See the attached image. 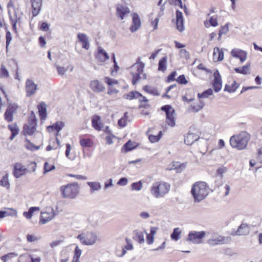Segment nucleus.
I'll return each mask as SVG.
<instances>
[{
    "instance_id": "obj_15",
    "label": "nucleus",
    "mask_w": 262,
    "mask_h": 262,
    "mask_svg": "<svg viewBox=\"0 0 262 262\" xmlns=\"http://www.w3.org/2000/svg\"><path fill=\"white\" fill-rule=\"evenodd\" d=\"M231 54L233 57L239 58L242 62L246 60L247 52L245 51L238 49H234L231 51Z\"/></svg>"
},
{
    "instance_id": "obj_49",
    "label": "nucleus",
    "mask_w": 262,
    "mask_h": 262,
    "mask_svg": "<svg viewBox=\"0 0 262 262\" xmlns=\"http://www.w3.org/2000/svg\"><path fill=\"white\" fill-rule=\"evenodd\" d=\"M9 72L6 68L5 66L4 65H1V68L0 70V77H9Z\"/></svg>"
},
{
    "instance_id": "obj_21",
    "label": "nucleus",
    "mask_w": 262,
    "mask_h": 262,
    "mask_svg": "<svg viewBox=\"0 0 262 262\" xmlns=\"http://www.w3.org/2000/svg\"><path fill=\"white\" fill-rule=\"evenodd\" d=\"M227 238L224 236H219L215 238L209 239L208 240L207 243L211 246H214L219 244H223L226 243Z\"/></svg>"
},
{
    "instance_id": "obj_14",
    "label": "nucleus",
    "mask_w": 262,
    "mask_h": 262,
    "mask_svg": "<svg viewBox=\"0 0 262 262\" xmlns=\"http://www.w3.org/2000/svg\"><path fill=\"white\" fill-rule=\"evenodd\" d=\"M90 86L94 92L97 93L102 92L105 90L103 83H101L98 80L92 81L90 84Z\"/></svg>"
},
{
    "instance_id": "obj_51",
    "label": "nucleus",
    "mask_w": 262,
    "mask_h": 262,
    "mask_svg": "<svg viewBox=\"0 0 262 262\" xmlns=\"http://www.w3.org/2000/svg\"><path fill=\"white\" fill-rule=\"evenodd\" d=\"M81 254V250L79 248L78 246L76 247L74 250V255L73 259L75 260H78Z\"/></svg>"
},
{
    "instance_id": "obj_45",
    "label": "nucleus",
    "mask_w": 262,
    "mask_h": 262,
    "mask_svg": "<svg viewBox=\"0 0 262 262\" xmlns=\"http://www.w3.org/2000/svg\"><path fill=\"white\" fill-rule=\"evenodd\" d=\"M18 254L15 252H11L2 256L1 259L4 262H7L13 257H16Z\"/></svg>"
},
{
    "instance_id": "obj_37",
    "label": "nucleus",
    "mask_w": 262,
    "mask_h": 262,
    "mask_svg": "<svg viewBox=\"0 0 262 262\" xmlns=\"http://www.w3.org/2000/svg\"><path fill=\"white\" fill-rule=\"evenodd\" d=\"M39 208L37 207H32L29 209L28 211L24 212L23 215L28 219H30L32 217L33 213L35 210H39Z\"/></svg>"
},
{
    "instance_id": "obj_17",
    "label": "nucleus",
    "mask_w": 262,
    "mask_h": 262,
    "mask_svg": "<svg viewBox=\"0 0 262 262\" xmlns=\"http://www.w3.org/2000/svg\"><path fill=\"white\" fill-rule=\"evenodd\" d=\"M116 11L117 15L121 19L124 18V16L126 14L130 12L129 9L127 7L121 4H117L116 5Z\"/></svg>"
},
{
    "instance_id": "obj_35",
    "label": "nucleus",
    "mask_w": 262,
    "mask_h": 262,
    "mask_svg": "<svg viewBox=\"0 0 262 262\" xmlns=\"http://www.w3.org/2000/svg\"><path fill=\"white\" fill-rule=\"evenodd\" d=\"M136 146L134 145V142L129 140L123 145L122 150L124 149L126 152L136 148Z\"/></svg>"
},
{
    "instance_id": "obj_2",
    "label": "nucleus",
    "mask_w": 262,
    "mask_h": 262,
    "mask_svg": "<svg viewBox=\"0 0 262 262\" xmlns=\"http://www.w3.org/2000/svg\"><path fill=\"white\" fill-rule=\"evenodd\" d=\"M250 139V135L246 132H242L237 136H233L230 138V144L233 148L238 150L246 148Z\"/></svg>"
},
{
    "instance_id": "obj_60",
    "label": "nucleus",
    "mask_w": 262,
    "mask_h": 262,
    "mask_svg": "<svg viewBox=\"0 0 262 262\" xmlns=\"http://www.w3.org/2000/svg\"><path fill=\"white\" fill-rule=\"evenodd\" d=\"M48 166H49V163L48 162H45L44 164V174L54 169L55 168L54 165H52L50 168H47Z\"/></svg>"
},
{
    "instance_id": "obj_12",
    "label": "nucleus",
    "mask_w": 262,
    "mask_h": 262,
    "mask_svg": "<svg viewBox=\"0 0 262 262\" xmlns=\"http://www.w3.org/2000/svg\"><path fill=\"white\" fill-rule=\"evenodd\" d=\"M184 18L182 12L177 10L176 11V26L177 29L180 31L182 32L184 30Z\"/></svg>"
},
{
    "instance_id": "obj_9",
    "label": "nucleus",
    "mask_w": 262,
    "mask_h": 262,
    "mask_svg": "<svg viewBox=\"0 0 262 262\" xmlns=\"http://www.w3.org/2000/svg\"><path fill=\"white\" fill-rule=\"evenodd\" d=\"M37 88V85L33 80L28 79L26 81L25 89L27 97H31L34 95Z\"/></svg>"
},
{
    "instance_id": "obj_61",
    "label": "nucleus",
    "mask_w": 262,
    "mask_h": 262,
    "mask_svg": "<svg viewBox=\"0 0 262 262\" xmlns=\"http://www.w3.org/2000/svg\"><path fill=\"white\" fill-rule=\"evenodd\" d=\"M39 29L43 31H48L49 30V25L47 23L43 22L41 23Z\"/></svg>"
},
{
    "instance_id": "obj_50",
    "label": "nucleus",
    "mask_w": 262,
    "mask_h": 262,
    "mask_svg": "<svg viewBox=\"0 0 262 262\" xmlns=\"http://www.w3.org/2000/svg\"><path fill=\"white\" fill-rule=\"evenodd\" d=\"M131 187H132V189L133 190L139 191L142 189L143 185H142V183H141V182L139 181L138 182L133 183L132 184Z\"/></svg>"
},
{
    "instance_id": "obj_20",
    "label": "nucleus",
    "mask_w": 262,
    "mask_h": 262,
    "mask_svg": "<svg viewBox=\"0 0 262 262\" xmlns=\"http://www.w3.org/2000/svg\"><path fill=\"white\" fill-rule=\"evenodd\" d=\"M204 106L205 102L204 101L200 100L197 104H193L190 105L188 108V112L194 113H198L201 110Z\"/></svg>"
},
{
    "instance_id": "obj_48",
    "label": "nucleus",
    "mask_w": 262,
    "mask_h": 262,
    "mask_svg": "<svg viewBox=\"0 0 262 262\" xmlns=\"http://www.w3.org/2000/svg\"><path fill=\"white\" fill-rule=\"evenodd\" d=\"M131 74L133 76L132 83L133 85H135L142 78V77L140 75L141 74L134 71L131 72Z\"/></svg>"
},
{
    "instance_id": "obj_29",
    "label": "nucleus",
    "mask_w": 262,
    "mask_h": 262,
    "mask_svg": "<svg viewBox=\"0 0 262 262\" xmlns=\"http://www.w3.org/2000/svg\"><path fill=\"white\" fill-rule=\"evenodd\" d=\"M8 127L11 132V135L9 139L10 140H13L14 138L18 134V127L17 126L16 123H13L12 124L8 125Z\"/></svg>"
},
{
    "instance_id": "obj_7",
    "label": "nucleus",
    "mask_w": 262,
    "mask_h": 262,
    "mask_svg": "<svg viewBox=\"0 0 262 262\" xmlns=\"http://www.w3.org/2000/svg\"><path fill=\"white\" fill-rule=\"evenodd\" d=\"M55 215L56 214L52 207H47L46 211L41 213L39 219V224H45L48 223L54 217Z\"/></svg>"
},
{
    "instance_id": "obj_13",
    "label": "nucleus",
    "mask_w": 262,
    "mask_h": 262,
    "mask_svg": "<svg viewBox=\"0 0 262 262\" xmlns=\"http://www.w3.org/2000/svg\"><path fill=\"white\" fill-rule=\"evenodd\" d=\"M133 24L130 27V30L132 32H134L138 30L141 27V19L139 15L136 13L132 14Z\"/></svg>"
},
{
    "instance_id": "obj_32",
    "label": "nucleus",
    "mask_w": 262,
    "mask_h": 262,
    "mask_svg": "<svg viewBox=\"0 0 262 262\" xmlns=\"http://www.w3.org/2000/svg\"><path fill=\"white\" fill-rule=\"evenodd\" d=\"M167 57H163L159 61L158 63V70L160 71L164 72L166 70V63H167Z\"/></svg>"
},
{
    "instance_id": "obj_39",
    "label": "nucleus",
    "mask_w": 262,
    "mask_h": 262,
    "mask_svg": "<svg viewBox=\"0 0 262 262\" xmlns=\"http://www.w3.org/2000/svg\"><path fill=\"white\" fill-rule=\"evenodd\" d=\"M181 234V231L179 230V228H176L173 229V232L170 235V237L172 239L177 241L180 238Z\"/></svg>"
},
{
    "instance_id": "obj_40",
    "label": "nucleus",
    "mask_w": 262,
    "mask_h": 262,
    "mask_svg": "<svg viewBox=\"0 0 262 262\" xmlns=\"http://www.w3.org/2000/svg\"><path fill=\"white\" fill-rule=\"evenodd\" d=\"M79 143L82 147H90L93 145V142L90 139H81Z\"/></svg>"
},
{
    "instance_id": "obj_22",
    "label": "nucleus",
    "mask_w": 262,
    "mask_h": 262,
    "mask_svg": "<svg viewBox=\"0 0 262 262\" xmlns=\"http://www.w3.org/2000/svg\"><path fill=\"white\" fill-rule=\"evenodd\" d=\"M92 124L93 127L97 130H101L103 125L101 121L100 117L98 115H95L92 118Z\"/></svg>"
},
{
    "instance_id": "obj_25",
    "label": "nucleus",
    "mask_w": 262,
    "mask_h": 262,
    "mask_svg": "<svg viewBox=\"0 0 262 262\" xmlns=\"http://www.w3.org/2000/svg\"><path fill=\"white\" fill-rule=\"evenodd\" d=\"M133 239L140 244L144 243L145 242L144 233L138 230L133 231Z\"/></svg>"
},
{
    "instance_id": "obj_34",
    "label": "nucleus",
    "mask_w": 262,
    "mask_h": 262,
    "mask_svg": "<svg viewBox=\"0 0 262 262\" xmlns=\"http://www.w3.org/2000/svg\"><path fill=\"white\" fill-rule=\"evenodd\" d=\"M87 184L91 188V192L93 193L94 191H97L100 189L101 186L99 182H89Z\"/></svg>"
},
{
    "instance_id": "obj_10",
    "label": "nucleus",
    "mask_w": 262,
    "mask_h": 262,
    "mask_svg": "<svg viewBox=\"0 0 262 262\" xmlns=\"http://www.w3.org/2000/svg\"><path fill=\"white\" fill-rule=\"evenodd\" d=\"M17 105L16 104H12L8 105L6 111L4 114L5 119L8 122L13 121V115L17 109Z\"/></svg>"
},
{
    "instance_id": "obj_30",
    "label": "nucleus",
    "mask_w": 262,
    "mask_h": 262,
    "mask_svg": "<svg viewBox=\"0 0 262 262\" xmlns=\"http://www.w3.org/2000/svg\"><path fill=\"white\" fill-rule=\"evenodd\" d=\"M250 67V63H248L242 67H238L234 68V71L237 73H240L244 75H246L249 73Z\"/></svg>"
},
{
    "instance_id": "obj_44",
    "label": "nucleus",
    "mask_w": 262,
    "mask_h": 262,
    "mask_svg": "<svg viewBox=\"0 0 262 262\" xmlns=\"http://www.w3.org/2000/svg\"><path fill=\"white\" fill-rule=\"evenodd\" d=\"M218 53V57H217V60L218 61H222L224 59V52L222 50H221L219 48L215 47L214 48L213 50V56L214 57L216 54V53Z\"/></svg>"
},
{
    "instance_id": "obj_47",
    "label": "nucleus",
    "mask_w": 262,
    "mask_h": 262,
    "mask_svg": "<svg viewBox=\"0 0 262 262\" xmlns=\"http://www.w3.org/2000/svg\"><path fill=\"white\" fill-rule=\"evenodd\" d=\"M11 213H9L8 212H7L6 211H1L0 210V219H3L6 216L8 215H16L17 211L16 210L11 209Z\"/></svg>"
},
{
    "instance_id": "obj_27",
    "label": "nucleus",
    "mask_w": 262,
    "mask_h": 262,
    "mask_svg": "<svg viewBox=\"0 0 262 262\" xmlns=\"http://www.w3.org/2000/svg\"><path fill=\"white\" fill-rule=\"evenodd\" d=\"M139 60L140 59L139 58L137 62L132 66L131 69H136L137 71L136 73L141 74L143 72L145 64L143 62L139 61Z\"/></svg>"
},
{
    "instance_id": "obj_16",
    "label": "nucleus",
    "mask_w": 262,
    "mask_h": 262,
    "mask_svg": "<svg viewBox=\"0 0 262 262\" xmlns=\"http://www.w3.org/2000/svg\"><path fill=\"white\" fill-rule=\"evenodd\" d=\"M33 16H37L39 13L42 6V0H31Z\"/></svg>"
},
{
    "instance_id": "obj_58",
    "label": "nucleus",
    "mask_w": 262,
    "mask_h": 262,
    "mask_svg": "<svg viewBox=\"0 0 262 262\" xmlns=\"http://www.w3.org/2000/svg\"><path fill=\"white\" fill-rule=\"evenodd\" d=\"M209 23L212 27H216L218 25L216 17L215 18L213 16L211 17L209 19Z\"/></svg>"
},
{
    "instance_id": "obj_18",
    "label": "nucleus",
    "mask_w": 262,
    "mask_h": 262,
    "mask_svg": "<svg viewBox=\"0 0 262 262\" xmlns=\"http://www.w3.org/2000/svg\"><path fill=\"white\" fill-rule=\"evenodd\" d=\"M79 41L81 43L82 48L85 50H89L90 48V43L88 36L84 33H79L77 35Z\"/></svg>"
},
{
    "instance_id": "obj_54",
    "label": "nucleus",
    "mask_w": 262,
    "mask_h": 262,
    "mask_svg": "<svg viewBox=\"0 0 262 262\" xmlns=\"http://www.w3.org/2000/svg\"><path fill=\"white\" fill-rule=\"evenodd\" d=\"M214 76V80L213 83H222V80L221 75L217 70L213 74Z\"/></svg>"
},
{
    "instance_id": "obj_59",
    "label": "nucleus",
    "mask_w": 262,
    "mask_h": 262,
    "mask_svg": "<svg viewBox=\"0 0 262 262\" xmlns=\"http://www.w3.org/2000/svg\"><path fill=\"white\" fill-rule=\"evenodd\" d=\"M6 48H7L12 40L11 34L9 31H7L6 32Z\"/></svg>"
},
{
    "instance_id": "obj_6",
    "label": "nucleus",
    "mask_w": 262,
    "mask_h": 262,
    "mask_svg": "<svg viewBox=\"0 0 262 262\" xmlns=\"http://www.w3.org/2000/svg\"><path fill=\"white\" fill-rule=\"evenodd\" d=\"M77 238L80 240L81 244L84 245H93L97 240V236L93 232H89L86 234H79Z\"/></svg>"
},
{
    "instance_id": "obj_8",
    "label": "nucleus",
    "mask_w": 262,
    "mask_h": 262,
    "mask_svg": "<svg viewBox=\"0 0 262 262\" xmlns=\"http://www.w3.org/2000/svg\"><path fill=\"white\" fill-rule=\"evenodd\" d=\"M28 172L29 170L21 163L17 162L13 165V174L15 178H19Z\"/></svg>"
},
{
    "instance_id": "obj_63",
    "label": "nucleus",
    "mask_w": 262,
    "mask_h": 262,
    "mask_svg": "<svg viewBox=\"0 0 262 262\" xmlns=\"http://www.w3.org/2000/svg\"><path fill=\"white\" fill-rule=\"evenodd\" d=\"M180 54L182 57H183L186 59L188 58L189 57V54L187 50H186L185 49H181L180 50Z\"/></svg>"
},
{
    "instance_id": "obj_38",
    "label": "nucleus",
    "mask_w": 262,
    "mask_h": 262,
    "mask_svg": "<svg viewBox=\"0 0 262 262\" xmlns=\"http://www.w3.org/2000/svg\"><path fill=\"white\" fill-rule=\"evenodd\" d=\"M8 14L11 24L12 25V29L14 31H16V24L17 21L19 20V17H13L11 13V11H8Z\"/></svg>"
},
{
    "instance_id": "obj_19",
    "label": "nucleus",
    "mask_w": 262,
    "mask_h": 262,
    "mask_svg": "<svg viewBox=\"0 0 262 262\" xmlns=\"http://www.w3.org/2000/svg\"><path fill=\"white\" fill-rule=\"evenodd\" d=\"M199 138H200L199 136L195 134L188 133L185 137L184 143L188 145H191L195 141L198 140L199 139Z\"/></svg>"
},
{
    "instance_id": "obj_26",
    "label": "nucleus",
    "mask_w": 262,
    "mask_h": 262,
    "mask_svg": "<svg viewBox=\"0 0 262 262\" xmlns=\"http://www.w3.org/2000/svg\"><path fill=\"white\" fill-rule=\"evenodd\" d=\"M175 110H172V112L166 115V122L171 127H174L176 125L174 117Z\"/></svg>"
},
{
    "instance_id": "obj_41",
    "label": "nucleus",
    "mask_w": 262,
    "mask_h": 262,
    "mask_svg": "<svg viewBox=\"0 0 262 262\" xmlns=\"http://www.w3.org/2000/svg\"><path fill=\"white\" fill-rule=\"evenodd\" d=\"M213 94V91L211 89H208V90L204 91L202 93H198V97L199 99L208 98L209 96Z\"/></svg>"
},
{
    "instance_id": "obj_56",
    "label": "nucleus",
    "mask_w": 262,
    "mask_h": 262,
    "mask_svg": "<svg viewBox=\"0 0 262 262\" xmlns=\"http://www.w3.org/2000/svg\"><path fill=\"white\" fill-rule=\"evenodd\" d=\"M177 75V72L176 71H173L171 72L167 77V82H170L172 81H174L175 79V76Z\"/></svg>"
},
{
    "instance_id": "obj_43",
    "label": "nucleus",
    "mask_w": 262,
    "mask_h": 262,
    "mask_svg": "<svg viewBox=\"0 0 262 262\" xmlns=\"http://www.w3.org/2000/svg\"><path fill=\"white\" fill-rule=\"evenodd\" d=\"M0 184L8 189L9 188L10 183L8 180V174H6L3 177L2 179L0 181Z\"/></svg>"
},
{
    "instance_id": "obj_46",
    "label": "nucleus",
    "mask_w": 262,
    "mask_h": 262,
    "mask_svg": "<svg viewBox=\"0 0 262 262\" xmlns=\"http://www.w3.org/2000/svg\"><path fill=\"white\" fill-rule=\"evenodd\" d=\"M26 141L27 142V144L26 145V148L31 151L37 150L39 149V146H36L32 143L28 139L26 138Z\"/></svg>"
},
{
    "instance_id": "obj_53",
    "label": "nucleus",
    "mask_w": 262,
    "mask_h": 262,
    "mask_svg": "<svg viewBox=\"0 0 262 262\" xmlns=\"http://www.w3.org/2000/svg\"><path fill=\"white\" fill-rule=\"evenodd\" d=\"M176 81L181 84H186L188 82L184 75L179 76L177 79H176Z\"/></svg>"
},
{
    "instance_id": "obj_11",
    "label": "nucleus",
    "mask_w": 262,
    "mask_h": 262,
    "mask_svg": "<svg viewBox=\"0 0 262 262\" xmlns=\"http://www.w3.org/2000/svg\"><path fill=\"white\" fill-rule=\"evenodd\" d=\"M37 123L28 121V123L23 126V133L24 135H32L36 130Z\"/></svg>"
},
{
    "instance_id": "obj_42",
    "label": "nucleus",
    "mask_w": 262,
    "mask_h": 262,
    "mask_svg": "<svg viewBox=\"0 0 262 262\" xmlns=\"http://www.w3.org/2000/svg\"><path fill=\"white\" fill-rule=\"evenodd\" d=\"M229 31V24L227 23L222 26L219 31L218 40L221 39V36L223 34H226Z\"/></svg>"
},
{
    "instance_id": "obj_4",
    "label": "nucleus",
    "mask_w": 262,
    "mask_h": 262,
    "mask_svg": "<svg viewBox=\"0 0 262 262\" xmlns=\"http://www.w3.org/2000/svg\"><path fill=\"white\" fill-rule=\"evenodd\" d=\"M62 196L64 198L74 199L79 192V186L76 183L62 186L60 187Z\"/></svg>"
},
{
    "instance_id": "obj_64",
    "label": "nucleus",
    "mask_w": 262,
    "mask_h": 262,
    "mask_svg": "<svg viewBox=\"0 0 262 262\" xmlns=\"http://www.w3.org/2000/svg\"><path fill=\"white\" fill-rule=\"evenodd\" d=\"M227 170V169L225 167H222L217 169V174L222 176L223 174L226 172Z\"/></svg>"
},
{
    "instance_id": "obj_1",
    "label": "nucleus",
    "mask_w": 262,
    "mask_h": 262,
    "mask_svg": "<svg viewBox=\"0 0 262 262\" xmlns=\"http://www.w3.org/2000/svg\"><path fill=\"white\" fill-rule=\"evenodd\" d=\"M208 186L206 183L203 181L195 182L192 186L191 193L195 203H199L208 195Z\"/></svg>"
},
{
    "instance_id": "obj_5",
    "label": "nucleus",
    "mask_w": 262,
    "mask_h": 262,
    "mask_svg": "<svg viewBox=\"0 0 262 262\" xmlns=\"http://www.w3.org/2000/svg\"><path fill=\"white\" fill-rule=\"evenodd\" d=\"M206 234V233L204 231H190L188 234L186 241L193 244H200L202 243V239L205 236Z\"/></svg>"
},
{
    "instance_id": "obj_55",
    "label": "nucleus",
    "mask_w": 262,
    "mask_h": 262,
    "mask_svg": "<svg viewBox=\"0 0 262 262\" xmlns=\"http://www.w3.org/2000/svg\"><path fill=\"white\" fill-rule=\"evenodd\" d=\"M105 82L108 85H112L113 84H117L118 83V81L115 80V79H112L108 77H106L105 78Z\"/></svg>"
},
{
    "instance_id": "obj_36",
    "label": "nucleus",
    "mask_w": 262,
    "mask_h": 262,
    "mask_svg": "<svg viewBox=\"0 0 262 262\" xmlns=\"http://www.w3.org/2000/svg\"><path fill=\"white\" fill-rule=\"evenodd\" d=\"M238 86V84L236 83V81H234L231 85L226 84L225 86L224 91L229 93H233L236 90Z\"/></svg>"
},
{
    "instance_id": "obj_52",
    "label": "nucleus",
    "mask_w": 262,
    "mask_h": 262,
    "mask_svg": "<svg viewBox=\"0 0 262 262\" xmlns=\"http://www.w3.org/2000/svg\"><path fill=\"white\" fill-rule=\"evenodd\" d=\"M161 109L162 111H164L166 115L171 113L172 110H174L170 105H165L162 106Z\"/></svg>"
},
{
    "instance_id": "obj_28",
    "label": "nucleus",
    "mask_w": 262,
    "mask_h": 262,
    "mask_svg": "<svg viewBox=\"0 0 262 262\" xmlns=\"http://www.w3.org/2000/svg\"><path fill=\"white\" fill-rule=\"evenodd\" d=\"M38 109L40 117L41 119H44L47 117V109L46 104L41 102L38 105Z\"/></svg>"
},
{
    "instance_id": "obj_33",
    "label": "nucleus",
    "mask_w": 262,
    "mask_h": 262,
    "mask_svg": "<svg viewBox=\"0 0 262 262\" xmlns=\"http://www.w3.org/2000/svg\"><path fill=\"white\" fill-rule=\"evenodd\" d=\"M141 96V94L137 91L130 92L128 94H125L123 96V98L128 99L132 100L133 99H137Z\"/></svg>"
},
{
    "instance_id": "obj_62",
    "label": "nucleus",
    "mask_w": 262,
    "mask_h": 262,
    "mask_svg": "<svg viewBox=\"0 0 262 262\" xmlns=\"http://www.w3.org/2000/svg\"><path fill=\"white\" fill-rule=\"evenodd\" d=\"M128 180L126 178H121L117 182V184L120 186H125L127 184Z\"/></svg>"
},
{
    "instance_id": "obj_3",
    "label": "nucleus",
    "mask_w": 262,
    "mask_h": 262,
    "mask_svg": "<svg viewBox=\"0 0 262 262\" xmlns=\"http://www.w3.org/2000/svg\"><path fill=\"white\" fill-rule=\"evenodd\" d=\"M170 188V185L164 181H158L152 184L150 187V193L156 198L164 197L167 194Z\"/></svg>"
},
{
    "instance_id": "obj_24",
    "label": "nucleus",
    "mask_w": 262,
    "mask_h": 262,
    "mask_svg": "<svg viewBox=\"0 0 262 262\" xmlns=\"http://www.w3.org/2000/svg\"><path fill=\"white\" fill-rule=\"evenodd\" d=\"M98 54L97 56V58L98 60L101 62H105L106 60L108 59L109 56L106 53L102 48L101 47H99L98 48Z\"/></svg>"
},
{
    "instance_id": "obj_23",
    "label": "nucleus",
    "mask_w": 262,
    "mask_h": 262,
    "mask_svg": "<svg viewBox=\"0 0 262 262\" xmlns=\"http://www.w3.org/2000/svg\"><path fill=\"white\" fill-rule=\"evenodd\" d=\"M64 126V123L62 121H57L52 125L48 126L47 127V130L50 132L53 130L57 132V135Z\"/></svg>"
},
{
    "instance_id": "obj_31",
    "label": "nucleus",
    "mask_w": 262,
    "mask_h": 262,
    "mask_svg": "<svg viewBox=\"0 0 262 262\" xmlns=\"http://www.w3.org/2000/svg\"><path fill=\"white\" fill-rule=\"evenodd\" d=\"M247 225L246 224H242L235 232L236 235H246L248 233Z\"/></svg>"
},
{
    "instance_id": "obj_57",
    "label": "nucleus",
    "mask_w": 262,
    "mask_h": 262,
    "mask_svg": "<svg viewBox=\"0 0 262 262\" xmlns=\"http://www.w3.org/2000/svg\"><path fill=\"white\" fill-rule=\"evenodd\" d=\"M148 139L151 143H155L160 139V135L155 136L151 135L149 136Z\"/></svg>"
}]
</instances>
